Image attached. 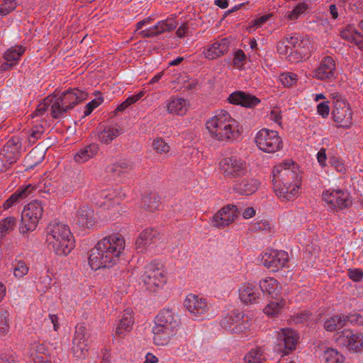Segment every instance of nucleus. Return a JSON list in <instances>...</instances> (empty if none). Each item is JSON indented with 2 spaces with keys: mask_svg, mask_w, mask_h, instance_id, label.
Returning <instances> with one entry per match:
<instances>
[{
  "mask_svg": "<svg viewBox=\"0 0 363 363\" xmlns=\"http://www.w3.org/2000/svg\"><path fill=\"white\" fill-rule=\"evenodd\" d=\"M125 249V240L121 234L106 236L98 242L91 250L89 264L94 270L110 267L118 259Z\"/></svg>",
  "mask_w": 363,
  "mask_h": 363,
  "instance_id": "nucleus-1",
  "label": "nucleus"
},
{
  "mask_svg": "<svg viewBox=\"0 0 363 363\" xmlns=\"http://www.w3.org/2000/svg\"><path fill=\"white\" fill-rule=\"evenodd\" d=\"M289 162L275 167L273 170L274 191L283 201H290L298 194L300 181L298 173L294 170V163Z\"/></svg>",
  "mask_w": 363,
  "mask_h": 363,
  "instance_id": "nucleus-2",
  "label": "nucleus"
},
{
  "mask_svg": "<svg viewBox=\"0 0 363 363\" xmlns=\"http://www.w3.org/2000/svg\"><path fill=\"white\" fill-rule=\"evenodd\" d=\"M46 242L58 255H67L75 246L69 226L57 220L51 221L46 227Z\"/></svg>",
  "mask_w": 363,
  "mask_h": 363,
  "instance_id": "nucleus-3",
  "label": "nucleus"
},
{
  "mask_svg": "<svg viewBox=\"0 0 363 363\" xmlns=\"http://www.w3.org/2000/svg\"><path fill=\"white\" fill-rule=\"evenodd\" d=\"M206 126L211 135L219 141H232L240 135L238 123L224 110L209 119Z\"/></svg>",
  "mask_w": 363,
  "mask_h": 363,
  "instance_id": "nucleus-4",
  "label": "nucleus"
},
{
  "mask_svg": "<svg viewBox=\"0 0 363 363\" xmlns=\"http://www.w3.org/2000/svg\"><path fill=\"white\" fill-rule=\"evenodd\" d=\"M43 213L42 203L38 201H32L26 205L21 215L20 233L25 234L28 231H33L42 217Z\"/></svg>",
  "mask_w": 363,
  "mask_h": 363,
  "instance_id": "nucleus-5",
  "label": "nucleus"
},
{
  "mask_svg": "<svg viewBox=\"0 0 363 363\" xmlns=\"http://www.w3.org/2000/svg\"><path fill=\"white\" fill-rule=\"evenodd\" d=\"M21 143L18 137H12L0 151V173L6 172L21 156Z\"/></svg>",
  "mask_w": 363,
  "mask_h": 363,
  "instance_id": "nucleus-6",
  "label": "nucleus"
},
{
  "mask_svg": "<svg viewBox=\"0 0 363 363\" xmlns=\"http://www.w3.org/2000/svg\"><path fill=\"white\" fill-rule=\"evenodd\" d=\"M255 142L259 150L267 153H274L283 147V141L279 133L267 128L257 133Z\"/></svg>",
  "mask_w": 363,
  "mask_h": 363,
  "instance_id": "nucleus-7",
  "label": "nucleus"
},
{
  "mask_svg": "<svg viewBox=\"0 0 363 363\" xmlns=\"http://www.w3.org/2000/svg\"><path fill=\"white\" fill-rule=\"evenodd\" d=\"M162 267L161 264L154 261L147 264L145 268L143 280L150 291H155L165 283V277Z\"/></svg>",
  "mask_w": 363,
  "mask_h": 363,
  "instance_id": "nucleus-8",
  "label": "nucleus"
},
{
  "mask_svg": "<svg viewBox=\"0 0 363 363\" xmlns=\"http://www.w3.org/2000/svg\"><path fill=\"white\" fill-rule=\"evenodd\" d=\"M219 166L222 174L226 178L234 179L241 177L247 172L245 162L236 157L223 158L219 162Z\"/></svg>",
  "mask_w": 363,
  "mask_h": 363,
  "instance_id": "nucleus-9",
  "label": "nucleus"
},
{
  "mask_svg": "<svg viewBox=\"0 0 363 363\" xmlns=\"http://www.w3.org/2000/svg\"><path fill=\"white\" fill-rule=\"evenodd\" d=\"M332 115L338 127L348 128L352 123V111L345 99L333 101Z\"/></svg>",
  "mask_w": 363,
  "mask_h": 363,
  "instance_id": "nucleus-10",
  "label": "nucleus"
},
{
  "mask_svg": "<svg viewBox=\"0 0 363 363\" xmlns=\"http://www.w3.org/2000/svg\"><path fill=\"white\" fill-rule=\"evenodd\" d=\"M238 210L236 206L228 204L220 209L211 218L213 227L223 228L228 226L238 217Z\"/></svg>",
  "mask_w": 363,
  "mask_h": 363,
  "instance_id": "nucleus-11",
  "label": "nucleus"
},
{
  "mask_svg": "<svg viewBox=\"0 0 363 363\" xmlns=\"http://www.w3.org/2000/svg\"><path fill=\"white\" fill-rule=\"evenodd\" d=\"M335 341L338 345L349 350H359L363 347V335L354 334L350 330H344L336 335Z\"/></svg>",
  "mask_w": 363,
  "mask_h": 363,
  "instance_id": "nucleus-12",
  "label": "nucleus"
},
{
  "mask_svg": "<svg viewBox=\"0 0 363 363\" xmlns=\"http://www.w3.org/2000/svg\"><path fill=\"white\" fill-rule=\"evenodd\" d=\"M180 320L172 310L164 308L155 317V325L178 331Z\"/></svg>",
  "mask_w": 363,
  "mask_h": 363,
  "instance_id": "nucleus-13",
  "label": "nucleus"
},
{
  "mask_svg": "<svg viewBox=\"0 0 363 363\" xmlns=\"http://www.w3.org/2000/svg\"><path fill=\"white\" fill-rule=\"evenodd\" d=\"M88 94L77 88L65 91L58 97L69 110L73 108L75 105L86 99Z\"/></svg>",
  "mask_w": 363,
  "mask_h": 363,
  "instance_id": "nucleus-14",
  "label": "nucleus"
},
{
  "mask_svg": "<svg viewBox=\"0 0 363 363\" xmlns=\"http://www.w3.org/2000/svg\"><path fill=\"white\" fill-rule=\"evenodd\" d=\"M289 261L288 253L285 251L274 250L272 253L265 254L264 265L272 271H277L285 266Z\"/></svg>",
  "mask_w": 363,
  "mask_h": 363,
  "instance_id": "nucleus-15",
  "label": "nucleus"
},
{
  "mask_svg": "<svg viewBox=\"0 0 363 363\" xmlns=\"http://www.w3.org/2000/svg\"><path fill=\"white\" fill-rule=\"evenodd\" d=\"M50 146V143H40L26 155L25 164L27 169H32L40 164L45 158V153Z\"/></svg>",
  "mask_w": 363,
  "mask_h": 363,
  "instance_id": "nucleus-16",
  "label": "nucleus"
},
{
  "mask_svg": "<svg viewBox=\"0 0 363 363\" xmlns=\"http://www.w3.org/2000/svg\"><path fill=\"white\" fill-rule=\"evenodd\" d=\"M228 101L232 104L240 105L246 108H254L260 103V99L255 96L242 91H236L230 94Z\"/></svg>",
  "mask_w": 363,
  "mask_h": 363,
  "instance_id": "nucleus-17",
  "label": "nucleus"
},
{
  "mask_svg": "<svg viewBox=\"0 0 363 363\" xmlns=\"http://www.w3.org/2000/svg\"><path fill=\"white\" fill-rule=\"evenodd\" d=\"M184 304L188 311L194 316L201 315L208 311L206 302L203 298H199V296L194 294H189Z\"/></svg>",
  "mask_w": 363,
  "mask_h": 363,
  "instance_id": "nucleus-18",
  "label": "nucleus"
},
{
  "mask_svg": "<svg viewBox=\"0 0 363 363\" xmlns=\"http://www.w3.org/2000/svg\"><path fill=\"white\" fill-rule=\"evenodd\" d=\"M335 63L334 60L330 57H325L319 67L315 71V77L320 80L330 79L334 77Z\"/></svg>",
  "mask_w": 363,
  "mask_h": 363,
  "instance_id": "nucleus-19",
  "label": "nucleus"
},
{
  "mask_svg": "<svg viewBox=\"0 0 363 363\" xmlns=\"http://www.w3.org/2000/svg\"><path fill=\"white\" fill-rule=\"evenodd\" d=\"M230 41L224 38L215 41L210 48L203 51L206 58L209 60L216 59L220 56L224 55L228 52Z\"/></svg>",
  "mask_w": 363,
  "mask_h": 363,
  "instance_id": "nucleus-20",
  "label": "nucleus"
},
{
  "mask_svg": "<svg viewBox=\"0 0 363 363\" xmlns=\"http://www.w3.org/2000/svg\"><path fill=\"white\" fill-rule=\"evenodd\" d=\"M278 338L279 339V345L283 344L284 346V354H288L290 351L296 348L298 337L294 330L284 328L278 334Z\"/></svg>",
  "mask_w": 363,
  "mask_h": 363,
  "instance_id": "nucleus-21",
  "label": "nucleus"
},
{
  "mask_svg": "<svg viewBox=\"0 0 363 363\" xmlns=\"http://www.w3.org/2000/svg\"><path fill=\"white\" fill-rule=\"evenodd\" d=\"M152 331L154 343L160 346L167 345L169 342L171 337L177 333V331L156 325L152 327Z\"/></svg>",
  "mask_w": 363,
  "mask_h": 363,
  "instance_id": "nucleus-22",
  "label": "nucleus"
},
{
  "mask_svg": "<svg viewBox=\"0 0 363 363\" xmlns=\"http://www.w3.org/2000/svg\"><path fill=\"white\" fill-rule=\"evenodd\" d=\"M259 289L252 284L245 283L239 289V296L242 302L252 303L259 298Z\"/></svg>",
  "mask_w": 363,
  "mask_h": 363,
  "instance_id": "nucleus-23",
  "label": "nucleus"
},
{
  "mask_svg": "<svg viewBox=\"0 0 363 363\" xmlns=\"http://www.w3.org/2000/svg\"><path fill=\"white\" fill-rule=\"evenodd\" d=\"M77 223L82 228H90L94 226L95 219L94 211L88 206H82L77 213Z\"/></svg>",
  "mask_w": 363,
  "mask_h": 363,
  "instance_id": "nucleus-24",
  "label": "nucleus"
},
{
  "mask_svg": "<svg viewBox=\"0 0 363 363\" xmlns=\"http://www.w3.org/2000/svg\"><path fill=\"white\" fill-rule=\"evenodd\" d=\"M158 233L152 228L144 230L135 241L136 249L143 252L145 248L152 244L157 238Z\"/></svg>",
  "mask_w": 363,
  "mask_h": 363,
  "instance_id": "nucleus-25",
  "label": "nucleus"
},
{
  "mask_svg": "<svg viewBox=\"0 0 363 363\" xmlns=\"http://www.w3.org/2000/svg\"><path fill=\"white\" fill-rule=\"evenodd\" d=\"M301 45L298 43V38L296 35L286 37L277 45V52L281 55H286L292 53L293 49L298 50V48Z\"/></svg>",
  "mask_w": 363,
  "mask_h": 363,
  "instance_id": "nucleus-26",
  "label": "nucleus"
},
{
  "mask_svg": "<svg viewBox=\"0 0 363 363\" xmlns=\"http://www.w3.org/2000/svg\"><path fill=\"white\" fill-rule=\"evenodd\" d=\"M258 189V182L252 179H245L233 186V189L242 195L249 196Z\"/></svg>",
  "mask_w": 363,
  "mask_h": 363,
  "instance_id": "nucleus-27",
  "label": "nucleus"
},
{
  "mask_svg": "<svg viewBox=\"0 0 363 363\" xmlns=\"http://www.w3.org/2000/svg\"><path fill=\"white\" fill-rule=\"evenodd\" d=\"M259 288L262 292L267 294L272 298H276L281 291L279 283L274 278H268L259 281Z\"/></svg>",
  "mask_w": 363,
  "mask_h": 363,
  "instance_id": "nucleus-28",
  "label": "nucleus"
},
{
  "mask_svg": "<svg viewBox=\"0 0 363 363\" xmlns=\"http://www.w3.org/2000/svg\"><path fill=\"white\" fill-rule=\"evenodd\" d=\"M99 147L96 144H91L80 149L74 155V160L77 163H84L97 155Z\"/></svg>",
  "mask_w": 363,
  "mask_h": 363,
  "instance_id": "nucleus-29",
  "label": "nucleus"
},
{
  "mask_svg": "<svg viewBox=\"0 0 363 363\" xmlns=\"http://www.w3.org/2000/svg\"><path fill=\"white\" fill-rule=\"evenodd\" d=\"M347 322H348L347 315H334L330 319L325 320L324 323V328L327 331H335L344 327Z\"/></svg>",
  "mask_w": 363,
  "mask_h": 363,
  "instance_id": "nucleus-30",
  "label": "nucleus"
},
{
  "mask_svg": "<svg viewBox=\"0 0 363 363\" xmlns=\"http://www.w3.org/2000/svg\"><path fill=\"white\" fill-rule=\"evenodd\" d=\"M187 101L181 98H173L167 104V111L169 113L184 115L187 111Z\"/></svg>",
  "mask_w": 363,
  "mask_h": 363,
  "instance_id": "nucleus-31",
  "label": "nucleus"
},
{
  "mask_svg": "<svg viewBox=\"0 0 363 363\" xmlns=\"http://www.w3.org/2000/svg\"><path fill=\"white\" fill-rule=\"evenodd\" d=\"M123 133V129L119 125L109 126L101 131L99 135V140L105 143L109 144L114 138Z\"/></svg>",
  "mask_w": 363,
  "mask_h": 363,
  "instance_id": "nucleus-32",
  "label": "nucleus"
},
{
  "mask_svg": "<svg viewBox=\"0 0 363 363\" xmlns=\"http://www.w3.org/2000/svg\"><path fill=\"white\" fill-rule=\"evenodd\" d=\"M133 168V164L126 160L119 161L114 164H110L106 167V171L108 173L114 174L120 176L123 174L132 170Z\"/></svg>",
  "mask_w": 363,
  "mask_h": 363,
  "instance_id": "nucleus-33",
  "label": "nucleus"
},
{
  "mask_svg": "<svg viewBox=\"0 0 363 363\" xmlns=\"http://www.w3.org/2000/svg\"><path fill=\"white\" fill-rule=\"evenodd\" d=\"M244 318V315L242 313L238 312L237 311H233L230 313L228 314L225 317H223L220 320V325L228 330L229 328L235 325V323L240 322V320Z\"/></svg>",
  "mask_w": 363,
  "mask_h": 363,
  "instance_id": "nucleus-34",
  "label": "nucleus"
},
{
  "mask_svg": "<svg viewBox=\"0 0 363 363\" xmlns=\"http://www.w3.org/2000/svg\"><path fill=\"white\" fill-rule=\"evenodd\" d=\"M340 35L343 39L354 43L359 49H363V35L360 32L347 28L342 30Z\"/></svg>",
  "mask_w": 363,
  "mask_h": 363,
  "instance_id": "nucleus-35",
  "label": "nucleus"
},
{
  "mask_svg": "<svg viewBox=\"0 0 363 363\" xmlns=\"http://www.w3.org/2000/svg\"><path fill=\"white\" fill-rule=\"evenodd\" d=\"M52 103L50 106V115L53 118H59L62 117L65 113H67L69 109L64 106V104L62 101L60 100L59 98L55 99L53 101L54 97L51 96Z\"/></svg>",
  "mask_w": 363,
  "mask_h": 363,
  "instance_id": "nucleus-36",
  "label": "nucleus"
},
{
  "mask_svg": "<svg viewBox=\"0 0 363 363\" xmlns=\"http://www.w3.org/2000/svg\"><path fill=\"white\" fill-rule=\"evenodd\" d=\"M16 225V219L13 216H9L0 221V238H4L10 233Z\"/></svg>",
  "mask_w": 363,
  "mask_h": 363,
  "instance_id": "nucleus-37",
  "label": "nucleus"
},
{
  "mask_svg": "<svg viewBox=\"0 0 363 363\" xmlns=\"http://www.w3.org/2000/svg\"><path fill=\"white\" fill-rule=\"evenodd\" d=\"M325 363H343L344 357L333 348H328L323 354Z\"/></svg>",
  "mask_w": 363,
  "mask_h": 363,
  "instance_id": "nucleus-38",
  "label": "nucleus"
},
{
  "mask_svg": "<svg viewBox=\"0 0 363 363\" xmlns=\"http://www.w3.org/2000/svg\"><path fill=\"white\" fill-rule=\"evenodd\" d=\"M102 197L105 201L104 205L114 206L118 205L120 202V198L118 195V192L115 189H107L102 193Z\"/></svg>",
  "mask_w": 363,
  "mask_h": 363,
  "instance_id": "nucleus-39",
  "label": "nucleus"
},
{
  "mask_svg": "<svg viewBox=\"0 0 363 363\" xmlns=\"http://www.w3.org/2000/svg\"><path fill=\"white\" fill-rule=\"evenodd\" d=\"M24 51L25 49L21 45H15L5 52L4 57L7 62L17 61Z\"/></svg>",
  "mask_w": 363,
  "mask_h": 363,
  "instance_id": "nucleus-40",
  "label": "nucleus"
},
{
  "mask_svg": "<svg viewBox=\"0 0 363 363\" xmlns=\"http://www.w3.org/2000/svg\"><path fill=\"white\" fill-rule=\"evenodd\" d=\"M48 350L43 344L35 343L31 349L30 357L33 363H35V357L45 359L48 357Z\"/></svg>",
  "mask_w": 363,
  "mask_h": 363,
  "instance_id": "nucleus-41",
  "label": "nucleus"
},
{
  "mask_svg": "<svg viewBox=\"0 0 363 363\" xmlns=\"http://www.w3.org/2000/svg\"><path fill=\"white\" fill-rule=\"evenodd\" d=\"M246 363H261L265 360L261 348H256L250 351L244 358Z\"/></svg>",
  "mask_w": 363,
  "mask_h": 363,
  "instance_id": "nucleus-42",
  "label": "nucleus"
},
{
  "mask_svg": "<svg viewBox=\"0 0 363 363\" xmlns=\"http://www.w3.org/2000/svg\"><path fill=\"white\" fill-rule=\"evenodd\" d=\"M88 345L85 342H73L72 352L77 359H85L88 354Z\"/></svg>",
  "mask_w": 363,
  "mask_h": 363,
  "instance_id": "nucleus-43",
  "label": "nucleus"
},
{
  "mask_svg": "<svg viewBox=\"0 0 363 363\" xmlns=\"http://www.w3.org/2000/svg\"><path fill=\"white\" fill-rule=\"evenodd\" d=\"M177 23L174 18H168L165 20L158 22L155 25V29H157L160 34L164 32L171 31L176 28Z\"/></svg>",
  "mask_w": 363,
  "mask_h": 363,
  "instance_id": "nucleus-44",
  "label": "nucleus"
},
{
  "mask_svg": "<svg viewBox=\"0 0 363 363\" xmlns=\"http://www.w3.org/2000/svg\"><path fill=\"white\" fill-rule=\"evenodd\" d=\"M283 306L284 302L282 300H281L280 302L271 301L265 306L263 311L268 316H277L281 311Z\"/></svg>",
  "mask_w": 363,
  "mask_h": 363,
  "instance_id": "nucleus-45",
  "label": "nucleus"
},
{
  "mask_svg": "<svg viewBox=\"0 0 363 363\" xmlns=\"http://www.w3.org/2000/svg\"><path fill=\"white\" fill-rule=\"evenodd\" d=\"M336 201L333 206V208L337 210H342L345 208L350 206L352 204V201L349 199L348 194L340 190Z\"/></svg>",
  "mask_w": 363,
  "mask_h": 363,
  "instance_id": "nucleus-46",
  "label": "nucleus"
},
{
  "mask_svg": "<svg viewBox=\"0 0 363 363\" xmlns=\"http://www.w3.org/2000/svg\"><path fill=\"white\" fill-rule=\"evenodd\" d=\"M152 147L154 150L158 154H167L169 152L170 147L164 139L157 138L152 142Z\"/></svg>",
  "mask_w": 363,
  "mask_h": 363,
  "instance_id": "nucleus-47",
  "label": "nucleus"
},
{
  "mask_svg": "<svg viewBox=\"0 0 363 363\" xmlns=\"http://www.w3.org/2000/svg\"><path fill=\"white\" fill-rule=\"evenodd\" d=\"M16 7V0H0V15L6 16Z\"/></svg>",
  "mask_w": 363,
  "mask_h": 363,
  "instance_id": "nucleus-48",
  "label": "nucleus"
},
{
  "mask_svg": "<svg viewBox=\"0 0 363 363\" xmlns=\"http://www.w3.org/2000/svg\"><path fill=\"white\" fill-rule=\"evenodd\" d=\"M9 330V313L6 310L0 308V333L4 335Z\"/></svg>",
  "mask_w": 363,
  "mask_h": 363,
  "instance_id": "nucleus-49",
  "label": "nucleus"
},
{
  "mask_svg": "<svg viewBox=\"0 0 363 363\" xmlns=\"http://www.w3.org/2000/svg\"><path fill=\"white\" fill-rule=\"evenodd\" d=\"M279 80L284 86L290 87L296 83L297 75L291 72L284 73L280 75Z\"/></svg>",
  "mask_w": 363,
  "mask_h": 363,
  "instance_id": "nucleus-50",
  "label": "nucleus"
},
{
  "mask_svg": "<svg viewBox=\"0 0 363 363\" xmlns=\"http://www.w3.org/2000/svg\"><path fill=\"white\" fill-rule=\"evenodd\" d=\"M143 207L149 211H155L158 209L160 204L155 196H146L143 199Z\"/></svg>",
  "mask_w": 363,
  "mask_h": 363,
  "instance_id": "nucleus-51",
  "label": "nucleus"
},
{
  "mask_svg": "<svg viewBox=\"0 0 363 363\" xmlns=\"http://www.w3.org/2000/svg\"><path fill=\"white\" fill-rule=\"evenodd\" d=\"M28 267L23 261H16L13 264V274L17 278H21L28 273Z\"/></svg>",
  "mask_w": 363,
  "mask_h": 363,
  "instance_id": "nucleus-52",
  "label": "nucleus"
},
{
  "mask_svg": "<svg viewBox=\"0 0 363 363\" xmlns=\"http://www.w3.org/2000/svg\"><path fill=\"white\" fill-rule=\"evenodd\" d=\"M51 103L52 98L51 96H49L47 98H45L43 100V101L38 106L35 112L31 115L32 118L44 114L45 112L47 111L48 108L51 104Z\"/></svg>",
  "mask_w": 363,
  "mask_h": 363,
  "instance_id": "nucleus-53",
  "label": "nucleus"
},
{
  "mask_svg": "<svg viewBox=\"0 0 363 363\" xmlns=\"http://www.w3.org/2000/svg\"><path fill=\"white\" fill-rule=\"evenodd\" d=\"M308 6L305 3L298 4L288 15V18L290 20L297 19L301 14H302L307 9Z\"/></svg>",
  "mask_w": 363,
  "mask_h": 363,
  "instance_id": "nucleus-54",
  "label": "nucleus"
},
{
  "mask_svg": "<svg viewBox=\"0 0 363 363\" xmlns=\"http://www.w3.org/2000/svg\"><path fill=\"white\" fill-rule=\"evenodd\" d=\"M73 342H86V328L82 325H78L76 327L75 335Z\"/></svg>",
  "mask_w": 363,
  "mask_h": 363,
  "instance_id": "nucleus-55",
  "label": "nucleus"
},
{
  "mask_svg": "<svg viewBox=\"0 0 363 363\" xmlns=\"http://www.w3.org/2000/svg\"><path fill=\"white\" fill-rule=\"evenodd\" d=\"M133 322V318L131 315V313L126 312L121 320L119 325H121L126 331H130L132 328Z\"/></svg>",
  "mask_w": 363,
  "mask_h": 363,
  "instance_id": "nucleus-56",
  "label": "nucleus"
},
{
  "mask_svg": "<svg viewBox=\"0 0 363 363\" xmlns=\"http://www.w3.org/2000/svg\"><path fill=\"white\" fill-rule=\"evenodd\" d=\"M103 101V99L99 97L98 99H93L91 101L89 102L85 106V111L84 112V117L87 116L93 111V110L98 107L101 102Z\"/></svg>",
  "mask_w": 363,
  "mask_h": 363,
  "instance_id": "nucleus-57",
  "label": "nucleus"
},
{
  "mask_svg": "<svg viewBox=\"0 0 363 363\" xmlns=\"http://www.w3.org/2000/svg\"><path fill=\"white\" fill-rule=\"evenodd\" d=\"M340 194V190L334 191L331 193L325 192L323 194V199L328 204L331 205V207L333 208L334 204L336 201V198Z\"/></svg>",
  "mask_w": 363,
  "mask_h": 363,
  "instance_id": "nucleus-58",
  "label": "nucleus"
},
{
  "mask_svg": "<svg viewBox=\"0 0 363 363\" xmlns=\"http://www.w3.org/2000/svg\"><path fill=\"white\" fill-rule=\"evenodd\" d=\"M311 315L308 311L301 312L293 316V321L296 324L303 323L308 320Z\"/></svg>",
  "mask_w": 363,
  "mask_h": 363,
  "instance_id": "nucleus-59",
  "label": "nucleus"
},
{
  "mask_svg": "<svg viewBox=\"0 0 363 363\" xmlns=\"http://www.w3.org/2000/svg\"><path fill=\"white\" fill-rule=\"evenodd\" d=\"M329 162L338 172H344L345 171L344 164L337 157H330Z\"/></svg>",
  "mask_w": 363,
  "mask_h": 363,
  "instance_id": "nucleus-60",
  "label": "nucleus"
},
{
  "mask_svg": "<svg viewBox=\"0 0 363 363\" xmlns=\"http://www.w3.org/2000/svg\"><path fill=\"white\" fill-rule=\"evenodd\" d=\"M246 326L243 323V319L240 320L238 323H235V325L228 329L233 334H240L245 331Z\"/></svg>",
  "mask_w": 363,
  "mask_h": 363,
  "instance_id": "nucleus-61",
  "label": "nucleus"
},
{
  "mask_svg": "<svg viewBox=\"0 0 363 363\" xmlns=\"http://www.w3.org/2000/svg\"><path fill=\"white\" fill-rule=\"evenodd\" d=\"M43 133V127H35L28 137L29 142L34 143L36 140L40 138Z\"/></svg>",
  "mask_w": 363,
  "mask_h": 363,
  "instance_id": "nucleus-62",
  "label": "nucleus"
},
{
  "mask_svg": "<svg viewBox=\"0 0 363 363\" xmlns=\"http://www.w3.org/2000/svg\"><path fill=\"white\" fill-rule=\"evenodd\" d=\"M349 277L354 281H359L363 277V272L359 269H349L348 270Z\"/></svg>",
  "mask_w": 363,
  "mask_h": 363,
  "instance_id": "nucleus-63",
  "label": "nucleus"
},
{
  "mask_svg": "<svg viewBox=\"0 0 363 363\" xmlns=\"http://www.w3.org/2000/svg\"><path fill=\"white\" fill-rule=\"evenodd\" d=\"M348 321L352 323L363 325V314L354 313L347 315Z\"/></svg>",
  "mask_w": 363,
  "mask_h": 363,
  "instance_id": "nucleus-64",
  "label": "nucleus"
}]
</instances>
